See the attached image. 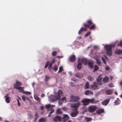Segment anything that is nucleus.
Listing matches in <instances>:
<instances>
[{
  "mask_svg": "<svg viewBox=\"0 0 122 122\" xmlns=\"http://www.w3.org/2000/svg\"><path fill=\"white\" fill-rule=\"evenodd\" d=\"M104 111V110L102 109H101L97 110V113L98 114H100L103 112Z\"/></svg>",
  "mask_w": 122,
  "mask_h": 122,
  "instance_id": "obj_21",
  "label": "nucleus"
},
{
  "mask_svg": "<svg viewBox=\"0 0 122 122\" xmlns=\"http://www.w3.org/2000/svg\"><path fill=\"white\" fill-rule=\"evenodd\" d=\"M17 101L18 105V106H20V103H19V101L18 99H17Z\"/></svg>",
  "mask_w": 122,
  "mask_h": 122,
  "instance_id": "obj_54",
  "label": "nucleus"
},
{
  "mask_svg": "<svg viewBox=\"0 0 122 122\" xmlns=\"http://www.w3.org/2000/svg\"><path fill=\"white\" fill-rule=\"evenodd\" d=\"M58 103L59 105V106L61 105L62 104V103H61V102H58Z\"/></svg>",
  "mask_w": 122,
  "mask_h": 122,
  "instance_id": "obj_56",
  "label": "nucleus"
},
{
  "mask_svg": "<svg viewBox=\"0 0 122 122\" xmlns=\"http://www.w3.org/2000/svg\"><path fill=\"white\" fill-rule=\"evenodd\" d=\"M75 57L74 55L71 56L69 58L70 61H75Z\"/></svg>",
  "mask_w": 122,
  "mask_h": 122,
  "instance_id": "obj_24",
  "label": "nucleus"
},
{
  "mask_svg": "<svg viewBox=\"0 0 122 122\" xmlns=\"http://www.w3.org/2000/svg\"><path fill=\"white\" fill-rule=\"evenodd\" d=\"M109 100L108 99H106L104 100L103 102H102V104L105 106L107 105L109 103Z\"/></svg>",
  "mask_w": 122,
  "mask_h": 122,
  "instance_id": "obj_16",
  "label": "nucleus"
},
{
  "mask_svg": "<svg viewBox=\"0 0 122 122\" xmlns=\"http://www.w3.org/2000/svg\"><path fill=\"white\" fill-rule=\"evenodd\" d=\"M94 59L96 60V63L99 65H101V62L99 60V58H100V54L97 53L96 56L93 57Z\"/></svg>",
  "mask_w": 122,
  "mask_h": 122,
  "instance_id": "obj_5",
  "label": "nucleus"
},
{
  "mask_svg": "<svg viewBox=\"0 0 122 122\" xmlns=\"http://www.w3.org/2000/svg\"><path fill=\"white\" fill-rule=\"evenodd\" d=\"M115 105H119L120 103V100L118 98H117V99L114 102Z\"/></svg>",
  "mask_w": 122,
  "mask_h": 122,
  "instance_id": "obj_15",
  "label": "nucleus"
},
{
  "mask_svg": "<svg viewBox=\"0 0 122 122\" xmlns=\"http://www.w3.org/2000/svg\"><path fill=\"white\" fill-rule=\"evenodd\" d=\"M56 52L55 51H54L52 52V55L53 56H54L56 55Z\"/></svg>",
  "mask_w": 122,
  "mask_h": 122,
  "instance_id": "obj_47",
  "label": "nucleus"
},
{
  "mask_svg": "<svg viewBox=\"0 0 122 122\" xmlns=\"http://www.w3.org/2000/svg\"><path fill=\"white\" fill-rule=\"evenodd\" d=\"M73 111L71 112V116L72 117H76L78 113V111L77 110H72Z\"/></svg>",
  "mask_w": 122,
  "mask_h": 122,
  "instance_id": "obj_9",
  "label": "nucleus"
},
{
  "mask_svg": "<svg viewBox=\"0 0 122 122\" xmlns=\"http://www.w3.org/2000/svg\"><path fill=\"white\" fill-rule=\"evenodd\" d=\"M104 58L103 57H102V60L103 62V63L104 64L106 63V60H107V58L106 56H104Z\"/></svg>",
  "mask_w": 122,
  "mask_h": 122,
  "instance_id": "obj_29",
  "label": "nucleus"
},
{
  "mask_svg": "<svg viewBox=\"0 0 122 122\" xmlns=\"http://www.w3.org/2000/svg\"><path fill=\"white\" fill-rule=\"evenodd\" d=\"M89 84L87 82H86V84L85 86V88L86 89H88L89 88Z\"/></svg>",
  "mask_w": 122,
  "mask_h": 122,
  "instance_id": "obj_41",
  "label": "nucleus"
},
{
  "mask_svg": "<svg viewBox=\"0 0 122 122\" xmlns=\"http://www.w3.org/2000/svg\"><path fill=\"white\" fill-rule=\"evenodd\" d=\"M57 57L58 58H62L63 57V56H57Z\"/></svg>",
  "mask_w": 122,
  "mask_h": 122,
  "instance_id": "obj_59",
  "label": "nucleus"
},
{
  "mask_svg": "<svg viewBox=\"0 0 122 122\" xmlns=\"http://www.w3.org/2000/svg\"><path fill=\"white\" fill-rule=\"evenodd\" d=\"M8 94H7L5 96V101L7 103H8L10 102V97L8 96Z\"/></svg>",
  "mask_w": 122,
  "mask_h": 122,
  "instance_id": "obj_18",
  "label": "nucleus"
},
{
  "mask_svg": "<svg viewBox=\"0 0 122 122\" xmlns=\"http://www.w3.org/2000/svg\"><path fill=\"white\" fill-rule=\"evenodd\" d=\"M34 99L36 100L38 102H39V103L40 102V99L38 96L34 95Z\"/></svg>",
  "mask_w": 122,
  "mask_h": 122,
  "instance_id": "obj_31",
  "label": "nucleus"
},
{
  "mask_svg": "<svg viewBox=\"0 0 122 122\" xmlns=\"http://www.w3.org/2000/svg\"><path fill=\"white\" fill-rule=\"evenodd\" d=\"M94 99H85L81 101V102L83 103V105L84 106L88 105L89 102L95 104L98 102V101H94Z\"/></svg>",
  "mask_w": 122,
  "mask_h": 122,
  "instance_id": "obj_3",
  "label": "nucleus"
},
{
  "mask_svg": "<svg viewBox=\"0 0 122 122\" xmlns=\"http://www.w3.org/2000/svg\"><path fill=\"white\" fill-rule=\"evenodd\" d=\"M16 88L19 90L20 92H22L23 91V88L21 87H18V86L16 87Z\"/></svg>",
  "mask_w": 122,
  "mask_h": 122,
  "instance_id": "obj_25",
  "label": "nucleus"
},
{
  "mask_svg": "<svg viewBox=\"0 0 122 122\" xmlns=\"http://www.w3.org/2000/svg\"><path fill=\"white\" fill-rule=\"evenodd\" d=\"M82 67V64L81 63L79 62L78 64V65L77 66V69L78 70L80 69Z\"/></svg>",
  "mask_w": 122,
  "mask_h": 122,
  "instance_id": "obj_27",
  "label": "nucleus"
},
{
  "mask_svg": "<svg viewBox=\"0 0 122 122\" xmlns=\"http://www.w3.org/2000/svg\"><path fill=\"white\" fill-rule=\"evenodd\" d=\"M45 121L46 118H40L39 120V122H45Z\"/></svg>",
  "mask_w": 122,
  "mask_h": 122,
  "instance_id": "obj_32",
  "label": "nucleus"
},
{
  "mask_svg": "<svg viewBox=\"0 0 122 122\" xmlns=\"http://www.w3.org/2000/svg\"><path fill=\"white\" fill-rule=\"evenodd\" d=\"M63 115V121L64 122H65L68 120L69 118L67 115L64 114Z\"/></svg>",
  "mask_w": 122,
  "mask_h": 122,
  "instance_id": "obj_13",
  "label": "nucleus"
},
{
  "mask_svg": "<svg viewBox=\"0 0 122 122\" xmlns=\"http://www.w3.org/2000/svg\"><path fill=\"white\" fill-rule=\"evenodd\" d=\"M113 78V77L112 76H110V79L111 80H112Z\"/></svg>",
  "mask_w": 122,
  "mask_h": 122,
  "instance_id": "obj_58",
  "label": "nucleus"
},
{
  "mask_svg": "<svg viewBox=\"0 0 122 122\" xmlns=\"http://www.w3.org/2000/svg\"><path fill=\"white\" fill-rule=\"evenodd\" d=\"M94 48L96 49V50H97V49H98L99 48L98 47V46H94Z\"/></svg>",
  "mask_w": 122,
  "mask_h": 122,
  "instance_id": "obj_53",
  "label": "nucleus"
},
{
  "mask_svg": "<svg viewBox=\"0 0 122 122\" xmlns=\"http://www.w3.org/2000/svg\"><path fill=\"white\" fill-rule=\"evenodd\" d=\"M80 105V103L78 102L72 104L71 105V107L72 110H77V108L79 107Z\"/></svg>",
  "mask_w": 122,
  "mask_h": 122,
  "instance_id": "obj_6",
  "label": "nucleus"
},
{
  "mask_svg": "<svg viewBox=\"0 0 122 122\" xmlns=\"http://www.w3.org/2000/svg\"><path fill=\"white\" fill-rule=\"evenodd\" d=\"M35 117L34 118V120H36L39 117V116L38 115L37 113V112H36L35 113Z\"/></svg>",
  "mask_w": 122,
  "mask_h": 122,
  "instance_id": "obj_43",
  "label": "nucleus"
},
{
  "mask_svg": "<svg viewBox=\"0 0 122 122\" xmlns=\"http://www.w3.org/2000/svg\"><path fill=\"white\" fill-rule=\"evenodd\" d=\"M52 69L53 70L55 71H57L58 69V66L56 65H55L54 66L52 67Z\"/></svg>",
  "mask_w": 122,
  "mask_h": 122,
  "instance_id": "obj_34",
  "label": "nucleus"
},
{
  "mask_svg": "<svg viewBox=\"0 0 122 122\" xmlns=\"http://www.w3.org/2000/svg\"><path fill=\"white\" fill-rule=\"evenodd\" d=\"M113 92V91L112 90H106L105 92L107 94L109 95L111 94Z\"/></svg>",
  "mask_w": 122,
  "mask_h": 122,
  "instance_id": "obj_19",
  "label": "nucleus"
},
{
  "mask_svg": "<svg viewBox=\"0 0 122 122\" xmlns=\"http://www.w3.org/2000/svg\"><path fill=\"white\" fill-rule=\"evenodd\" d=\"M122 46V41H120V43L118 44L117 45V46Z\"/></svg>",
  "mask_w": 122,
  "mask_h": 122,
  "instance_id": "obj_51",
  "label": "nucleus"
},
{
  "mask_svg": "<svg viewBox=\"0 0 122 122\" xmlns=\"http://www.w3.org/2000/svg\"><path fill=\"white\" fill-rule=\"evenodd\" d=\"M109 80L107 76H106L103 79L102 81L104 83L107 82Z\"/></svg>",
  "mask_w": 122,
  "mask_h": 122,
  "instance_id": "obj_30",
  "label": "nucleus"
},
{
  "mask_svg": "<svg viewBox=\"0 0 122 122\" xmlns=\"http://www.w3.org/2000/svg\"><path fill=\"white\" fill-rule=\"evenodd\" d=\"M87 30V29L85 28H81L79 31L78 34H79L83 31H86Z\"/></svg>",
  "mask_w": 122,
  "mask_h": 122,
  "instance_id": "obj_23",
  "label": "nucleus"
},
{
  "mask_svg": "<svg viewBox=\"0 0 122 122\" xmlns=\"http://www.w3.org/2000/svg\"><path fill=\"white\" fill-rule=\"evenodd\" d=\"M55 106L54 105H51L48 104L46 105L45 106V107L48 109H49L50 108H51L53 107H55Z\"/></svg>",
  "mask_w": 122,
  "mask_h": 122,
  "instance_id": "obj_17",
  "label": "nucleus"
},
{
  "mask_svg": "<svg viewBox=\"0 0 122 122\" xmlns=\"http://www.w3.org/2000/svg\"><path fill=\"white\" fill-rule=\"evenodd\" d=\"M98 67L97 66H95V69L94 70V72L95 70H98Z\"/></svg>",
  "mask_w": 122,
  "mask_h": 122,
  "instance_id": "obj_48",
  "label": "nucleus"
},
{
  "mask_svg": "<svg viewBox=\"0 0 122 122\" xmlns=\"http://www.w3.org/2000/svg\"><path fill=\"white\" fill-rule=\"evenodd\" d=\"M70 100L71 101L73 102H76L78 101L80 99L79 97L77 96L72 95L71 96Z\"/></svg>",
  "mask_w": 122,
  "mask_h": 122,
  "instance_id": "obj_7",
  "label": "nucleus"
},
{
  "mask_svg": "<svg viewBox=\"0 0 122 122\" xmlns=\"http://www.w3.org/2000/svg\"><path fill=\"white\" fill-rule=\"evenodd\" d=\"M55 62V60H53L52 61V63H54Z\"/></svg>",
  "mask_w": 122,
  "mask_h": 122,
  "instance_id": "obj_63",
  "label": "nucleus"
},
{
  "mask_svg": "<svg viewBox=\"0 0 122 122\" xmlns=\"http://www.w3.org/2000/svg\"><path fill=\"white\" fill-rule=\"evenodd\" d=\"M87 78L88 80L90 81H92L94 80L93 78L90 76H88L87 77Z\"/></svg>",
  "mask_w": 122,
  "mask_h": 122,
  "instance_id": "obj_33",
  "label": "nucleus"
},
{
  "mask_svg": "<svg viewBox=\"0 0 122 122\" xmlns=\"http://www.w3.org/2000/svg\"><path fill=\"white\" fill-rule=\"evenodd\" d=\"M81 36H79L78 37V38L79 39H81Z\"/></svg>",
  "mask_w": 122,
  "mask_h": 122,
  "instance_id": "obj_64",
  "label": "nucleus"
},
{
  "mask_svg": "<svg viewBox=\"0 0 122 122\" xmlns=\"http://www.w3.org/2000/svg\"><path fill=\"white\" fill-rule=\"evenodd\" d=\"M62 96V95L60 97ZM66 97H63L61 99L60 98V100L59 101H61L63 102L64 101H65V100H66Z\"/></svg>",
  "mask_w": 122,
  "mask_h": 122,
  "instance_id": "obj_37",
  "label": "nucleus"
},
{
  "mask_svg": "<svg viewBox=\"0 0 122 122\" xmlns=\"http://www.w3.org/2000/svg\"><path fill=\"white\" fill-rule=\"evenodd\" d=\"M22 85L19 82L16 81V83L14 85V87L16 88V87L18 86V87H19L20 86H21Z\"/></svg>",
  "mask_w": 122,
  "mask_h": 122,
  "instance_id": "obj_20",
  "label": "nucleus"
},
{
  "mask_svg": "<svg viewBox=\"0 0 122 122\" xmlns=\"http://www.w3.org/2000/svg\"><path fill=\"white\" fill-rule=\"evenodd\" d=\"M105 69L106 70H108L109 69V68L108 67H105Z\"/></svg>",
  "mask_w": 122,
  "mask_h": 122,
  "instance_id": "obj_55",
  "label": "nucleus"
},
{
  "mask_svg": "<svg viewBox=\"0 0 122 122\" xmlns=\"http://www.w3.org/2000/svg\"><path fill=\"white\" fill-rule=\"evenodd\" d=\"M93 63L92 61L89 62L88 63V65L91 68H93L94 66L93 65Z\"/></svg>",
  "mask_w": 122,
  "mask_h": 122,
  "instance_id": "obj_22",
  "label": "nucleus"
},
{
  "mask_svg": "<svg viewBox=\"0 0 122 122\" xmlns=\"http://www.w3.org/2000/svg\"><path fill=\"white\" fill-rule=\"evenodd\" d=\"M22 93L27 95H30L31 94L30 92L27 91H24V92H22Z\"/></svg>",
  "mask_w": 122,
  "mask_h": 122,
  "instance_id": "obj_36",
  "label": "nucleus"
},
{
  "mask_svg": "<svg viewBox=\"0 0 122 122\" xmlns=\"http://www.w3.org/2000/svg\"><path fill=\"white\" fill-rule=\"evenodd\" d=\"M44 108V107L43 106H41V110H43Z\"/></svg>",
  "mask_w": 122,
  "mask_h": 122,
  "instance_id": "obj_60",
  "label": "nucleus"
},
{
  "mask_svg": "<svg viewBox=\"0 0 122 122\" xmlns=\"http://www.w3.org/2000/svg\"><path fill=\"white\" fill-rule=\"evenodd\" d=\"M21 97L22 99V100L24 101H25V98H28L24 96H21Z\"/></svg>",
  "mask_w": 122,
  "mask_h": 122,
  "instance_id": "obj_44",
  "label": "nucleus"
},
{
  "mask_svg": "<svg viewBox=\"0 0 122 122\" xmlns=\"http://www.w3.org/2000/svg\"><path fill=\"white\" fill-rule=\"evenodd\" d=\"M93 92L87 90L85 92V94L86 95H89L90 94H92Z\"/></svg>",
  "mask_w": 122,
  "mask_h": 122,
  "instance_id": "obj_28",
  "label": "nucleus"
},
{
  "mask_svg": "<svg viewBox=\"0 0 122 122\" xmlns=\"http://www.w3.org/2000/svg\"><path fill=\"white\" fill-rule=\"evenodd\" d=\"M78 61H80L82 62L83 64L85 65H86L87 64V60L85 58H81V59H79Z\"/></svg>",
  "mask_w": 122,
  "mask_h": 122,
  "instance_id": "obj_10",
  "label": "nucleus"
},
{
  "mask_svg": "<svg viewBox=\"0 0 122 122\" xmlns=\"http://www.w3.org/2000/svg\"><path fill=\"white\" fill-rule=\"evenodd\" d=\"M97 107L95 106H91L88 107V111L90 112H93L96 110Z\"/></svg>",
  "mask_w": 122,
  "mask_h": 122,
  "instance_id": "obj_8",
  "label": "nucleus"
},
{
  "mask_svg": "<svg viewBox=\"0 0 122 122\" xmlns=\"http://www.w3.org/2000/svg\"><path fill=\"white\" fill-rule=\"evenodd\" d=\"M49 78V77L48 76H46L45 77V81H47V80Z\"/></svg>",
  "mask_w": 122,
  "mask_h": 122,
  "instance_id": "obj_52",
  "label": "nucleus"
},
{
  "mask_svg": "<svg viewBox=\"0 0 122 122\" xmlns=\"http://www.w3.org/2000/svg\"><path fill=\"white\" fill-rule=\"evenodd\" d=\"M115 54H120L122 53V50L120 49H117L115 52Z\"/></svg>",
  "mask_w": 122,
  "mask_h": 122,
  "instance_id": "obj_26",
  "label": "nucleus"
},
{
  "mask_svg": "<svg viewBox=\"0 0 122 122\" xmlns=\"http://www.w3.org/2000/svg\"><path fill=\"white\" fill-rule=\"evenodd\" d=\"M54 122L60 121L61 120V117L58 116H56L53 119Z\"/></svg>",
  "mask_w": 122,
  "mask_h": 122,
  "instance_id": "obj_11",
  "label": "nucleus"
},
{
  "mask_svg": "<svg viewBox=\"0 0 122 122\" xmlns=\"http://www.w3.org/2000/svg\"><path fill=\"white\" fill-rule=\"evenodd\" d=\"M120 84H121V88L122 89V81L121 82Z\"/></svg>",
  "mask_w": 122,
  "mask_h": 122,
  "instance_id": "obj_61",
  "label": "nucleus"
},
{
  "mask_svg": "<svg viewBox=\"0 0 122 122\" xmlns=\"http://www.w3.org/2000/svg\"><path fill=\"white\" fill-rule=\"evenodd\" d=\"M49 64V61H47L46 64L45 66V68H46L47 66H48Z\"/></svg>",
  "mask_w": 122,
  "mask_h": 122,
  "instance_id": "obj_45",
  "label": "nucleus"
},
{
  "mask_svg": "<svg viewBox=\"0 0 122 122\" xmlns=\"http://www.w3.org/2000/svg\"><path fill=\"white\" fill-rule=\"evenodd\" d=\"M87 22L88 23V24L86 25L85 24H84V26L85 27L89 28L91 25L92 23V22L90 20H88L87 21Z\"/></svg>",
  "mask_w": 122,
  "mask_h": 122,
  "instance_id": "obj_12",
  "label": "nucleus"
},
{
  "mask_svg": "<svg viewBox=\"0 0 122 122\" xmlns=\"http://www.w3.org/2000/svg\"><path fill=\"white\" fill-rule=\"evenodd\" d=\"M95 28V24H93V25L91 26L90 28V30H92V29L94 30Z\"/></svg>",
  "mask_w": 122,
  "mask_h": 122,
  "instance_id": "obj_39",
  "label": "nucleus"
},
{
  "mask_svg": "<svg viewBox=\"0 0 122 122\" xmlns=\"http://www.w3.org/2000/svg\"><path fill=\"white\" fill-rule=\"evenodd\" d=\"M50 110L51 112H50L49 113L50 114H51L54 111V110L52 108H51Z\"/></svg>",
  "mask_w": 122,
  "mask_h": 122,
  "instance_id": "obj_49",
  "label": "nucleus"
},
{
  "mask_svg": "<svg viewBox=\"0 0 122 122\" xmlns=\"http://www.w3.org/2000/svg\"><path fill=\"white\" fill-rule=\"evenodd\" d=\"M62 95V91L61 90H59L58 92V97L56 96L50 95L48 96V99L50 101L53 102L57 100H60V97Z\"/></svg>",
  "mask_w": 122,
  "mask_h": 122,
  "instance_id": "obj_2",
  "label": "nucleus"
},
{
  "mask_svg": "<svg viewBox=\"0 0 122 122\" xmlns=\"http://www.w3.org/2000/svg\"><path fill=\"white\" fill-rule=\"evenodd\" d=\"M75 76L76 77L79 78H82L83 76L82 74L80 73H77L75 74Z\"/></svg>",
  "mask_w": 122,
  "mask_h": 122,
  "instance_id": "obj_14",
  "label": "nucleus"
},
{
  "mask_svg": "<svg viewBox=\"0 0 122 122\" xmlns=\"http://www.w3.org/2000/svg\"><path fill=\"white\" fill-rule=\"evenodd\" d=\"M63 70V69L62 66H60L59 68V70L58 72V73L61 72Z\"/></svg>",
  "mask_w": 122,
  "mask_h": 122,
  "instance_id": "obj_35",
  "label": "nucleus"
},
{
  "mask_svg": "<svg viewBox=\"0 0 122 122\" xmlns=\"http://www.w3.org/2000/svg\"><path fill=\"white\" fill-rule=\"evenodd\" d=\"M91 32H87L86 34L85 35V37H87L88 36H89Z\"/></svg>",
  "mask_w": 122,
  "mask_h": 122,
  "instance_id": "obj_50",
  "label": "nucleus"
},
{
  "mask_svg": "<svg viewBox=\"0 0 122 122\" xmlns=\"http://www.w3.org/2000/svg\"><path fill=\"white\" fill-rule=\"evenodd\" d=\"M115 93L117 95V92H115Z\"/></svg>",
  "mask_w": 122,
  "mask_h": 122,
  "instance_id": "obj_62",
  "label": "nucleus"
},
{
  "mask_svg": "<svg viewBox=\"0 0 122 122\" xmlns=\"http://www.w3.org/2000/svg\"><path fill=\"white\" fill-rule=\"evenodd\" d=\"M52 63H50L49 65L48 66V68L50 70H51L52 69Z\"/></svg>",
  "mask_w": 122,
  "mask_h": 122,
  "instance_id": "obj_42",
  "label": "nucleus"
},
{
  "mask_svg": "<svg viewBox=\"0 0 122 122\" xmlns=\"http://www.w3.org/2000/svg\"><path fill=\"white\" fill-rule=\"evenodd\" d=\"M115 46L112 45H106L104 47L106 51V53L108 55H111L112 54V47H114Z\"/></svg>",
  "mask_w": 122,
  "mask_h": 122,
  "instance_id": "obj_4",
  "label": "nucleus"
},
{
  "mask_svg": "<svg viewBox=\"0 0 122 122\" xmlns=\"http://www.w3.org/2000/svg\"><path fill=\"white\" fill-rule=\"evenodd\" d=\"M62 112L61 111L60 109H57L56 112V113H57L60 114Z\"/></svg>",
  "mask_w": 122,
  "mask_h": 122,
  "instance_id": "obj_40",
  "label": "nucleus"
},
{
  "mask_svg": "<svg viewBox=\"0 0 122 122\" xmlns=\"http://www.w3.org/2000/svg\"><path fill=\"white\" fill-rule=\"evenodd\" d=\"M108 86L110 87H112L114 86L113 85V84L112 83H110L109 84Z\"/></svg>",
  "mask_w": 122,
  "mask_h": 122,
  "instance_id": "obj_46",
  "label": "nucleus"
},
{
  "mask_svg": "<svg viewBox=\"0 0 122 122\" xmlns=\"http://www.w3.org/2000/svg\"><path fill=\"white\" fill-rule=\"evenodd\" d=\"M45 94H42L41 96V97L43 98L45 96Z\"/></svg>",
  "mask_w": 122,
  "mask_h": 122,
  "instance_id": "obj_57",
  "label": "nucleus"
},
{
  "mask_svg": "<svg viewBox=\"0 0 122 122\" xmlns=\"http://www.w3.org/2000/svg\"><path fill=\"white\" fill-rule=\"evenodd\" d=\"M102 79L101 76H99L98 78L97 79V83L96 82H94L93 85H91V88L93 90H98L100 88V86H98L97 85V84L100 85H102Z\"/></svg>",
  "mask_w": 122,
  "mask_h": 122,
  "instance_id": "obj_1",
  "label": "nucleus"
},
{
  "mask_svg": "<svg viewBox=\"0 0 122 122\" xmlns=\"http://www.w3.org/2000/svg\"><path fill=\"white\" fill-rule=\"evenodd\" d=\"M85 120L87 122H88L91 121V118L88 117H86Z\"/></svg>",
  "mask_w": 122,
  "mask_h": 122,
  "instance_id": "obj_38",
  "label": "nucleus"
}]
</instances>
